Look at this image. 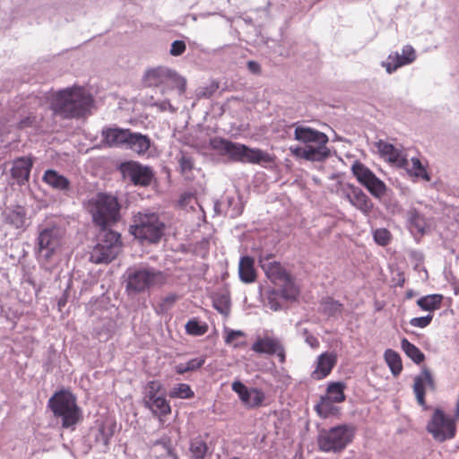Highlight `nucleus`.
<instances>
[{"label":"nucleus","instance_id":"nucleus-10","mask_svg":"<svg viewBox=\"0 0 459 459\" xmlns=\"http://www.w3.org/2000/svg\"><path fill=\"white\" fill-rule=\"evenodd\" d=\"M164 228L158 213L144 210L134 215L130 232L142 242L157 243L163 235Z\"/></svg>","mask_w":459,"mask_h":459},{"label":"nucleus","instance_id":"nucleus-3","mask_svg":"<svg viewBox=\"0 0 459 459\" xmlns=\"http://www.w3.org/2000/svg\"><path fill=\"white\" fill-rule=\"evenodd\" d=\"M84 207L100 230H111L110 227L120 220L121 205L111 194L99 192L86 200Z\"/></svg>","mask_w":459,"mask_h":459},{"label":"nucleus","instance_id":"nucleus-34","mask_svg":"<svg viewBox=\"0 0 459 459\" xmlns=\"http://www.w3.org/2000/svg\"><path fill=\"white\" fill-rule=\"evenodd\" d=\"M401 347L404 353L416 364H420L425 359L424 353L406 338L401 341Z\"/></svg>","mask_w":459,"mask_h":459},{"label":"nucleus","instance_id":"nucleus-47","mask_svg":"<svg viewBox=\"0 0 459 459\" xmlns=\"http://www.w3.org/2000/svg\"><path fill=\"white\" fill-rule=\"evenodd\" d=\"M225 202L227 204L228 210L225 212L229 213L231 218L239 216L243 212V206L239 200H236L233 196H226Z\"/></svg>","mask_w":459,"mask_h":459},{"label":"nucleus","instance_id":"nucleus-2","mask_svg":"<svg viewBox=\"0 0 459 459\" xmlns=\"http://www.w3.org/2000/svg\"><path fill=\"white\" fill-rule=\"evenodd\" d=\"M210 147L221 156H226L230 162L260 164L272 161L270 154L260 149L215 136L209 141Z\"/></svg>","mask_w":459,"mask_h":459},{"label":"nucleus","instance_id":"nucleus-60","mask_svg":"<svg viewBox=\"0 0 459 459\" xmlns=\"http://www.w3.org/2000/svg\"><path fill=\"white\" fill-rule=\"evenodd\" d=\"M290 152H292V154H294L295 156L297 157H300V158H303L304 159V152H306V147L305 148H302V147H295V148H290Z\"/></svg>","mask_w":459,"mask_h":459},{"label":"nucleus","instance_id":"nucleus-31","mask_svg":"<svg viewBox=\"0 0 459 459\" xmlns=\"http://www.w3.org/2000/svg\"><path fill=\"white\" fill-rule=\"evenodd\" d=\"M189 452L192 459H204L209 453V447L203 437L198 436L190 440Z\"/></svg>","mask_w":459,"mask_h":459},{"label":"nucleus","instance_id":"nucleus-51","mask_svg":"<svg viewBox=\"0 0 459 459\" xmlns=\"http://www.w3.org/2000/svg\"><path fill=\"white\" fill-rule=\"evenodd\" d=\"M375 241L380 246H386L391 238V234L386 229H377L373 234Z\"/></svg>","mask_w":459,"mask_h":459},{"label":"nucleus","instance_id":"nucleus-56","mask_svg":"<svg viewBox=\"0 0 459 459\" xmlns=\"http://www.w3.org/2000/svg\"><path fill=\"white\" fill-rule=\"evenodd\" d=\"M218 88H219V83L216 82H212L208 86L200 89L198 91V96H199V98L208 99L214 94V92L218 90Z\"/></svg>","mask_w":459,"mask_h":459},{"label":"nucleus","instance_id":"nucleus-15","mask_svg":"<svg viewBox=\"0 0 459 459\" xmlns=\"http://www.w3.org/2000/svg\"><path fill=\"white\" fill-rule=\"evenodd\" d=\"M342 195L364 215L368 216L374 204L367 194L359 186L351 183L341 184Z\"/></svg>","mask_w":459,"mask_h":459},{"label":"nucleus","instance_id":"nucleus-52","mask_svg":"<svg viewBox=\"0 0 459 459\" xmlns=\"http://www.w3.org/2000/svg\"><path fill=\"white\" fill-rule=\"evenodd\" d=\"M178 163L182 172L191 171L194 168V159L186 152H181Z\"/></svg>","mask_w":459,"mask_h":459},{"label":"nucleus","instance_id":"nucleus-19","mask_svg":"<svg viewBox=\"0 0 459 459\" xmlns=\"http://www.w3.org/2000/svg\"><path fill=\"white\" fill-rule=\"evenodd\" d=\"M425 385L431 390H435L436 385L430 370L424 367L420 375L414 377L413 392L420 405L425 404Z\"/></svg>","mask_w":459,"mask_h":459},{"label":"nucleus","instance_id":"nucleus-30","mask_svg":"<svg viewBox=\"0 0 459 459\" xmlns=\"http://www.w3.org/2000/svg\"><path fill=\"white\" fill-rule=\"evenodd\" d=\"M145 408H148L156 416H166L171 412L169 402L164 396H157L150 402H146Z\"/></svg>","mask_w":459,"mask_h":459},{"label":"nucleus","instance_id":"nucleus-21","mask_svg":"<svg viewBox=\"0 0 459 459\" xmlns=\"http://www.w3.org/2000/svg\"><path fill=\"white\" fill-rule=\"evenodd\" d=\"M3 221L15 229L26 227V210L23 206L17 205L14 208H7L3 213Z\"/></svg>","mask_w":459,"mask_h":459},{"label":"nucleus","instance_id":"nucleus-61","mask_svg":"<svg viewBox=\"0 0 459 459\" xmlns=\"http://www.w3.org/2000/svg\"><path fill=\"white\" fill-rule=\"evenodd\" d=\"M177 299V296L175 294H170L169 296H167L166 298H164V302L166 303H174Z\"/></svg>","mask_w":459,"mask_h":459},{"label":"nucleus","instance_id":"nucleus-59","mask_svg":"<svg viewBox=\"0 0 459 459\" xmlns=\"http://www.w3.org/2000/svg\"><path fill=\"white\" fill-rule=\"evenodd\" d=\"M247 69L250 73H252L254 74H261L262 69H261V65L258 62L250 60L247 62Z\"/></svg>","mask_w":459,"mask_h":459},{"label":"nucleus","instance_id":"nucleus-16","mask_svg":"<svg viewBox=\"0 0 459 459\" xmlns=\"http://www.w3.org/2000/svg\"><path fill=\"white\" fill-rule=\"evenodd\" d=\"M252 351L259 354L276 355L279 361L283 364L286 359L285 349L277 338L265 336L258 338L251 347Z\"/></svg>","mask_w":459,"mask_h":459},{"label":"nucleus","instance_id":"nucleus-9","mask_svg":"<svg viewBox=\"0 0 459 459\" xmlns=\"http://www.w3.org/2000/svg\"><path fill=\"white\" fill-rule=\"evenodd\" d=\"M356 428L352 424H340L322 429L317 436V446L325 453L339 454L353 440Z\"/></svg>","mask_w":459,"mask_h":459},{"label":"nucleus","instance_id":"nucleus-35","mask_svg":"<svg viewBox=\"0 0 459 459\" xmlns=\"http://www.w3.org/2000/svg\"><path fill=\"white\" fill-rule=\"evenodd\" d=\"M205 363V357L200 356L189 359L185 363H178L175 366V372L183 375L186 372H194L201 368Z\"/></svg>","mask_w":459,"mask_h":459},{"label":"nucleus","instance_id":"nucleus-40","mask_svg":"<svg viewBox=\"0 0 459 459\" xmlns=\"http://www.w3.org/2000/svg\"><path fill=\"white\" fill-rule=\"evenodd\" d=\"M213 307L221 315L228 316L230 311V298L227 293L216 294L213 297Z\"/></svg>","mask_w":459,"mask_h":459},{"label":"nucleus","instance_id":"nucleus-11","mask_svg":"<svg viewBox=\"0 0 459 459\" xmlns=\"http://www.w3.org/2000/svg\"><path fill=\"white\" fill-rule=\"evenodd\" d=\"M121 249L120 234L115 230H100L99 242L90 254V261L94 264H108L114 260Z\"/></svg>","mask_w":459,"mask_h":459},{"label":"nucleus","instance_id":"nucleus-12","mask_svg":"<svg viewBox=\"0 0 459 459\" xmlns=\"http://www.w3.org/2000/svg\"><path fill=\"white\" fill-rule=\"evenodd\" d=\"M456 420L455 418L446 416L442 410L436 409L427 429L436 441L445 442L455 437Z\"/></svg>","mask_w":459,"mask_h":459},{"label":"nucleus","instance_id":"nucleus-46","mask_svg":"<svg viewBox=\"0 0 459 459\" xmlns=\"http://www.w3.org/2000/svg\"><path fill=\"white\" fill-rule=\"evenodd\" d=\"M250 398L246 403L245 406L250 409L260 407L264 399V393L259 388H251Z\"/></svg>","mask_w":459,"mask_h":459},{"label":"nucleus","instance_id":"nucleus-26","mask_svg":"<svg viewBox=\"0 0 459 459\" xmlns=\"http://www.w3.org/2000/svg\"><path fill=\"white\" fill-rule=\"evenodd\" d=\"M238 276L242 282L252 283L256 279V272L255 269V260L249 255L240 257L238 263Z\"/></svg>","mask_w":459,"mask_h":459},{"label":"nucleus","instance_id":"nucleus-1","mask_svg":"<svg viewBox=\"0 0 459 459\" xmlns=\"http://www.w3.org/2000/svg\"><path fill=\"white\" fill-rule=\"evenodd\" d=\"M93 99L82 87L60 90L52 94L50 107L54 114L64 119L80 118L90 114Z\"/></svg>","mask_w":459,"mask_h":459},{"label":"nucleus","instance_id":"nucleus-54","mask_svg":"<svg viewBox=\"0 0 459 459\" xmlns=\"http://www.w3.org/2000/svg\"><path fill=\"white\" fill-rule=\"evenodd\" d=\"M433 315L429 314L425 316L413 317L410 320V325L418 328L427 327L432 321Z\"/></svg>","mask_w":459,"mask_h":459},{"label":"nucleus","instance_id":"nucleus-53","mask_svg":"<svg viewBox=\"0 0 459 459\" xmlns=\"http://www.w3.org/2000/svg\"><path fill=\"white\" fill-rule=\"evenodd\" d=\"M245 336V333L240 330H229L227 331V335L225 336V342L227 344H233L235 348L240 347L244 344V342H236L235 341L238 340L239 337Z\"/></svg>","mask_w":459,"mask_h":459},{"label":"nucleus","instance_id":"nucleus-17","mask_svg":"<svg viewBox=\"0 0 459 459\" xmlns=\"http://www.w3.org/2000/svg\"><path fill=\"white\" fill-rule=\"evenodd\" d=\"M375 144L380 155L387 157L389 162L395 164L401 169H407L410 166L409 160L403 150L383 140L377 141Z\"/></svg>","mask_w":459,"mask_h":459},{"label":"nucleus","instance_id":"nucleus-36","mask_svg":"<svg viewBox=\"0 0 459 459\" xmlns=\"http://www.w3.org/2000/svg\"><path fill=\"white\" fill-rule=\"evenodd\" d=\"M346 385L343 382H332L328 385L326 389V394L325 397H328L336 403L345 401L344 389Z\"/></svg>","mask_w":459,"mask_h":459},{"label":"nucleus","instance_id":"nucleus-25","mask_svg":"<svg viewBox=\"0 0 459 459\" xmlns=\"http://www.w3.org/2000/svg\"><path fill=\"white\" fill-rule=\"evenodd\" d=\"M126 147L139 155L145 154L151 147V139L141 133L129 131Z\"/></svg>","mask_w":459,"mask_h":459},{"label":"nucleus","instance_id":"nucleus-44","mask_svg":"<svg viewBox=\"0 0 459 459\" xmlns=\"http://www.w3.org/2000/svg\"><path fill=\"white\" fill-rule=\"evenodd\" d=\"M266 300L267 306L270 307L271 309L274 311H278L282 308V305L281 304V299L286 300L282 296L280 290L270 289L266 291Z\"/></svg>","mask_w":459,"mask_h":459},{"label":"nucleus","instance_id":"nucleus-13","mask_svg":"<svg viewBox=\"0 0 459 459\" xmlns=\"http://www.w3.org/2000/svg\"><path fill=\"white\" fill-rule=\"evenodd\" d=\"M351 171L358 182L365 186L376 198L383 197L387 187L384 181L378 178L375 173L362 162L356 160L351 166Z\"/></svg>","mask_w":459,"mask_h":459},{"label":"nucleus","instance_id":"nucleus-39","mask_svg":"<svg viewBox=\"0 0 459 459\" xmlns=\"http://www.w3.org/2000/svg\"><path fill=\"white\" fill-rule=\"evenodd\" d=\"M169 95H162L164 97L163 100H159V99H155L153 96H151L148 100H147V104L150 106V107H155L157 108V109L160 112H164V111H169L170 113H175L177 111V108H175L171 103H170V99H169Z\"/></svg>","mask_w":459,"mask_h":459},{"label":"nucleus","instance_id":"nucleus-57","mask_svg":"<svg viewBox=\"0 0 459 459\" xmlns=\"http://www.w3.org/2000/svg\"><path fill=\"white\" fill-rule=\"evenodd\" d=\"M402 56L405 62L403 64H411L416 59V52L411 45L403 46L402 49Z\"/></svg>","mask_w":459,"mask_h":459},{"label":"nucleus","instance_id":"nucleus-43","mask_svg":"<svg viewBox=\"0 0 459 459\" xmlns=\"http://www.w3.org/2000/svg\"><path fill=\"white\" fill-rule=\"evenodd\" d=\"M186 333L193 336H202L208 331V325L206 323H201L196 318H192L186 324Z\"/></svg>","mask_w":459,"mask_h":459},{"label":"nucleus","instance_id":"nucleus-64","mask_svg":"<svg viewBox=\"0 0 459 459\" xmlns=\"http://www.w3.org/2000/svg\"><path fill=\"white\" fill-rule=\"evenodd\" d=\"M270 5H271V3H270V2H268V3H267V5L264 8V11H265V12H267V13H268V12H269Z\"/></svg>","mask_w":459,"mask_h":459},{"label":"nucleus","instance_id":"nucleus-32","mask_svg":"<svg viewBox=\"0 0 459 459\" xmlns=\"http://www.w3.org/2000/svg\"><path fill=\"white\" fill-rule=\"evenodd\" d=\"M334 403L328 397L321 396L319 403L315 406V410L322 418L338 415L340 410L333 404Z\"/></svg>","mask_w":459,"mask_h":459},{"label":"nucleus","instance_id":"nucleus-58","mask_svg":"<svg viewBox=\"0 0 459 459\" xmlns=\"http://www.w3.org/2000/svg\"><path fill=\"white\" fill-rule=\"evenodd\" d=\"M303 334L305 335V342L312 348H316L319 345V342L316 337L309 333L307 329H304Z\"/></svg>","mask_w":459,"mask_h":459},{"label":"nucleus","instance_id":"nucleus-18","mask_svg":"<svg viewBox=\"0 0 459 459\" xmlns=\"http://www.w3.org/2000/svg\"><path fill=\"white\" fill-rule=\"evenodd\" d=\"M115 428V423L105 421L91 429L90 437H93L94 446L100 448V451L106 452L108 449Z\"/></svg>","mask_w":459,"mask_h":459},{"label":"nucleus","instance_id":"nucleus-45","mask_svg":"<svg viewBox=\"0 0 459 459\" xmlns=\"http://www.w3.org/2000/svg\"><path fill=\"white\" fill-rule=\"evenodd\" d=\"M411 168L407 167L405 169L410 174L414 175L417 178H423L427 181L430 180V177L429 173L427 172L425 167L421 164L420 160L413 157L411 158Z\"/></svg>","mask_w":459,"mask_h":459},{"label":"nucleus","instance_id":"nucleus-38","mask_svg":"<svg viewBox=\"0 0 459 459\" xmlns=\"http://www.w3.org/2000/svg\"><path fill=\"white\" fill-rule=\"evenodd\" d=\"M322 311L328 316H341L343 309V305L332 298L325 299L322 303Z\"/></svg>","mask_w":459,"mask_h":459},{"label":"nucleus","instance_id":"nucleus-62","mask_svg":"<svg viewBox=\"0 0 459 459\" xmlns=\"http://www.w3.org/2000/svg\"><path fill=\"white\" fill-rule=\"evenodd\" d=\"M66 303V299L65 298H61L59 300H58V307L59 308L61 309L62 307H64Z\"/></svg>","mask_w":459,"mask_h":459},{"label":"nucleus","instance_id":"nucleus-49","mask_svg":"<svg viewBox=\"0 0 459 459\" xmlns=\"http://www.w3.org/2000/svg\"><path fill=\"white\" fill-rule=\"evenodd\" d=\"M155 445L160 446L163 448L164 454L162 455L165 456L166 459H179L178 455L175 452L174 447L171 445L169 438L163 437L160 440H157Z\"/></svg>","mask_w":459,"mask_h":459},{"label":"nucleus","instance_id":"nucleus-42","mask_svg":"<svg viewBox=\"0 0 459 459\" xmlns=\"http://www.w3.org/2000/svg\"><path fill=\"white\" fill-rule=\"evenodd\" d=\"M169 395L171 398L190 399L195 396V393L189 385L181 383L174 385L169 390Z\"/></svg>","mask_w":459,"mask_h":459},{"label":"nucleus","instance_id":"nucleus-5","mask_svg":"<svg viewBox=\"0 0 459 459\" xmlns=\"http://www.w3.org/2000/svg\"><path fill=\"white\" fill-rule=\"evenodd\" d=\"M55 418L61 420L62 428L74 429L82 420V410L76 397L67 390L56 392L48 401Z\"/></svg>","mask_w":459,"mask_h":459},{"label":"nucleus","instance_id":"nucleus-50","mask_svg":"<svg viewBox=\"0 0 459 459\" xmlns=\"http://www.w3.org/2000/svg\"><path fill=\"white\" fill-rule=\"evenodd\" d=\"M232 390L238 394L241 402L246 404L247 400L250 398L251 389H248L242 382L235 381L231 385Z\"/></svg>","mask_w":459,"mask_h":459},{"label":"nucleus","instance_id":"nucleus-33","mask_svg":"<svg viewBox=\"0 0 459 459\" xmlns=\"http://www.w3.org/2000/svg\"><path fill=\"white\" fill-rule=\"evenodd\" d=\"M443 296L440 294H430L420 298L417 305L424 311L432 312L438 309L441 306Z\"/></svg>","mask_w":459,"mask_h":459},{"label":"nucleus","instance_id":"nucleus-27","mask_svg":"<svg viewBox=\"0 0 459 459\" xmlns=\"http://www.w3.org/2000/svg\"><path fill=\"white\" fill-rule=\"evenodd\" d=\"M42 179L49 186L58 191L66 192L71 186L70 180L54 169L46 170Z\"/></svg>","mask_w":459,"mask_h":459},{"label":"nucleus","instance_id":"nucleus-22","mask_svg":"<svg viewBox=\"0 0 459 459\" xmlns=\"http://www.w3.org/2000/svg\"><path fill=\"white\" fill-rule=\"evenodd\" d=\"M408 228L411 233L416 237H422L426 233L428 227L425 216L417 209L411 208L407 212Z\"/></svg>","mask_w":459,"mask_h":459},{"label":"nucleus","instance_id":"nucleus-48","mask_svg":"<svg viewBox=\"0 0 459 459\" xmlns=\"http://www.w3.org/2000/svg\"><path fill=\"white\" fill-rule=\"evenodd\" d=\"M161 389V385L158 381H149L145 386L144 396H143V404L146 402H150L157 396H160L158 394Z\"/></svg>","mask_w":459,"mask_h":459},{"label":"nucleus","instance_id":"nucleus-8","mask_svg":"<svg viewBox=\"0 0 459 459\" xmlns=\"http://www.w3.org/2000/svg\"><path fill=\"white\" fill-rule=\"evenodd\" d=\"M259 264L266 277L274 285L281 287V296L287 301H294L297 299L299 294V288L285 268L279 262L273 260V255H267L265 256L260 255Z\"/></svg>","mask_w":459,"mask_h":459},{"label":"nucleus","instance_id":"nucleus-28","mask_svg":"<svg viewBox=\"0 0 459 459\" xmlns=\"http://www.w3.org/2000/svg\"><path fill=\"white\" fill-rule=\"evenodd\" d=\"M336 363V356L330 353H323L317 359L316 368L313 372L316 379H322L327 377Z\"/></svg>","mask_w":459,"mask_h":459},{"label":"nucleus","instance_id":"nucleus-24","mask_svg":"<svg viewBox=\"0 0 459 459\" xmlns=\"http://www.w3.org/2000/svg\"><path fill=\"white\" fill-rule=\"evenodd\" d=\"M130 129L105 128L102 130V142L112 146H126Z\"/></svg>","mask_w":459,"mask_h":459},{"label":"nucleus","instance_id":"nucleus-37","mask_svg":"<svg viewBox=\"0 0 459 459\" xmlns=\"http://www.w3.org/2000/svg\"><path fill=\"white\" fill-rule=\"evenodd\" d=\"M385 359L394 376H398L403 370L402 359L398 352L392 349L385 351Z\"/></svg>","mask_w":459,"mask_h":459},{"label":"nucleus","instance_id":"nucleus-7","mask_svg":"<svg viewBox=\"0 0 459 459\" xmlns=\"http://www.w3.org/2000/svg\"><path fill=\"white\" fill-rule=\"evenodd\" d=\"M65 230L58 225H46L38 228L34 253L39 261L50 262L61 251Z\"/></svg>","mask_w":459,"mask_h":459},{"label":"nucleus","instance_id":"nucleus-20","mask_svg":"<svg viewBox=\"0 0 459 459\" xmlns=\"http://www.w3.org/2000/svg\"><path fill=\"white\" fill-rule=\"evenodd\" d=\"M294 139L303 143H327L328 136L308 126H298L294 131Z\"/></svg>","mask_w":459,"mask_h":459},{"label":"nucleus","instance_id":"nucleus-23","mask_svg":"<svg viewBox=\"0 0 459 459\" xmlns=\"http://www.w3.org/2000/svg\"><path fill=\"white\" fill-rule=\"evenodd\" d=\"M31 167L32 161L27 158H19L13 161L11 174L17 184L24 185L29 180Z\"/></svg>","mask_w":459,"mask_h":459},{"label":"nucleus","instance_id":"nucleus-41","mask_svg":"<svg viewBox=\"0 0 459 459\" xmlns=\"http://www.w3.org/2000/svg\"><path fill=\"white\" fill-rule=\"evenodd\" d=\"M405 62L402 54L398 52H394L390 54L387 57L386 61L382 62V66L385 68L387 74H391L394 71H396L399 67L406 65L407 64H403Z\"/></svg>","mask_w":459,"mask_h":459},{"label":"nucleus","instance_id":"nucleus-6","mask_svg":"<svg viewBox=\"0 0 459 459\" xmlns=\"http://www.w3.org/2000/svg\"><path fill=\"white\" fill-rule=\"evenodd\" d=\"M126 291L135 296L148 291L155 286H162L167 281L166 274L152 267L128 268L125 273Z\"/></svg>","mask_w":459,"mask_h":459},{"label":"nucleus","instance_id":"nucleus-63","mask_svg":"<svg viewBox=\"0 0 459 459\" xmlns=\"http://www.w3.org/2000/svg\"><path fill=\"white\" fill-rule=\"evenodd\" d=\"M221 205H224V201L216 202L215 204H214L215 210L218 211Z\"/></svg>","mask_w":459,"mask_h":459},{"label":"nucleus","instance_id":"nucleus-55","mask_svg":"<svg viewBox=\"0 0 459 459\" xmlns=\"http://www.w3.org/2000/svg\"><path fill=\"white\" fill-rule=\"evenodd\" d=\"M186 46L183 40H175L171 43L169 54L173 56H179L186 51Z\"/></svg>","mask_w":459,"mask_h":459},{"label":"nucleus","instance_id":"nucleus-29","mask_svg":"<svg viewBox=\"0 0 459 459\" xmlns=\"http://www.w3.org/2000/svg\"><path fill=\"white\" fill-rule=\"evenodd\" d=\"M316 146L307 145L304 159L310 161H323L330 156L326 143H316Z\"/></svg>","mask_w":459,"mask_h":459},{"label":"nucleus","instance_id":"nucleus-4","mask_svg":"<svg viewBox=\"0 0 459 459\" xmlns=\"http://www.w3.org/2000/svg\"><path fill=\"white\" fill-rule=\"evenodd\" d=\"M143 82L147 87H156L161 95H169L177 92L182 96L186 89V80L175 70L165 66H158L147 70Z\"/></svg>","mask_w":459,"mask_h":459},{"label":"nucleus","instance_id":"nucleus-14","mask_svg":"<svg viewBox=\"0 0 459 459\" xmlns=\"http://www.w3.org/2000/svg\"><path fill=\"white\" fill-rule=\"evenodd\" d=\"M119 169L123 178L129 180L136 186L145 187L150 186L154 177L151 167L144 166L134 160L122 162Z\"/></svg>","mask_w":459,"mask_h":459}]
</instances>
